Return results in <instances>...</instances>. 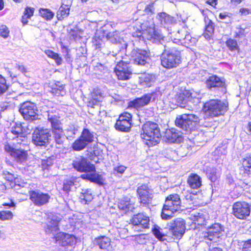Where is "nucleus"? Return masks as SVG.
Masks as SVG:
<instances>
[{"instance_id":"4468645a","label":"nucleus","mask_w":251,"mask_h":251,"mask_svg":"<svg viewBox=\"0 0 251 251\" xmlns=\"http://www.w3.org/2000/svg\"><path fill=\"white\" fill-rule=\"evenodd\" d=\"M29 198L34 204L41 206L47 204L50 198L48 193H44L40 190H34L29 192Z\"/></svg>"},{"instance_id":"6e6552de","label":"nucleus","mask_w":251,"mask_h":251,"mask_svg":"<svg viewBox=\"0 0 251 251\" xmlns=\"http://www.w3.org/2000/svg\"><path fill=\"white\" fill-rule=\"evenodd\" d=\"M19 111L26 120H34L37 119V108L36 105L30 101L23 103L19 109Z\"/></svg>"},{"instance_id":"9b49d317","label":"nucleus","mask_w":251,"mask_h":251,"mask_svg":"<svg viewBox=\"0 0 251 251\" xmlns=\"http://www.w3.org/2000/svg\"><path fill=\"white\" fill-rule=\"evenodd\" d=\"M54 238L57 244L65 248L73 247L77 241L76 238L74 235L63 232L56 233Z\"/></svg>"},{"instance_id":"338daca9","label":"nucleus","mask_w":251,"mask_h":251,"mask_svg":"<svg viewBox=\"0 0 251 251\" xmlns=\"http://www.w3.org/2000/svg\"><path fill=\"white\" fill-rule=\"evenodd\" d=\"M158 16L161 20H165L166 19L169 18V15L165 12H160L158 13Z\"/></svg>"},{"instance_id":"c03bdc74","label":"nucleus","mask_w":251,"mask_h":251,"mask_svg":"<svg viewBox=\"0 0 251 251\" xmlns=\"http://www.w3.org/2000/svg\"><path fill=\"white\" fill-rule=\"evenodd\" d=\"M11 133L14 135H20L23 134V128L20 123H13L11 127Z\"/></svg>"},{"instance_id":"0eeeda50","label":"nucleus","mask_w":251,"mask_h":251,"mask_svg":"<svg viewBox=\"0 0 251 251\" xmlns=\"http://www.w3.org/2000/svg\"><path fill=\"white\" fill-rule=\"evenodd\" d=\"M50 136L48 129L36 127L32 134V142L37 146H45L48 144Z\"/></svg>"},{"instance_id":"09e8293b","label":"nucleus","mask_w":251,"mask_h":251,"mask_svg":"<svg viewBox=\"0 0 251 251\" xmlns=\"http://www.w3.org/2000/svg\"><path fill=\"white\" fill-rule=\"evenodd\" d=\"M154 2L152 1L147 4L144 9L145 14L148 15H151L155 13Z\"/></svg>"},{"instance_id":"1a4fd4ad","label":"nucleus","mask_w":251,"mask_h":251,"mask_svg":"<svg viewBox=\"0 0 251 251\" xmlns=\"http://www.w3.org/2000/svg\"><path fill=\"white\" fill-rule=\"evenodd\" d=\"M22 147L23 148H13L7 145L5 146L4 149L14 158L17 162L22 163L26 161L27 156V152L25 151V149L27 148V145L26 144H23Z\"/></svg>"},{"instance_id":"680f3d73","label":"nucleus","mask_w":251,"mask_h":251,"mask_svg":"<svg viewBox=\"0 0 251 251\" xmlns=\"http://www.w3.org/2000/svg\"><path fill=\"white\" fill-rule=\"evenodd\" d=\"M110 98H111L110 100H111L112 103L113 102H117L121 101L122 99L121 96L116 94H114L113 95L110 96Z\"/></svg>"},{"instance_id":"13d9d810","label":"nucleus","mask_w":251,"mask_h":251,"mask_svg":"<svg viewBox=\"0 0 251 251\" xmlns=\"http://www.w3.org/2000/svg\"><path fill=\"white\" fill-rule=\"evenodd\" d=\"M205 218L203 214H199L196 221L197 222L198 225L202 226L205 224Z\"/></svg>"},{"instance_id":"f257e3e1","label":"nucleus","mask_w":251,"mask_h":251,"mask_svg":"<svg viewBox=\"0 0 251 251\" xmlns=\"http://www.w3.org/2000/svg\"><path fill=\"white\" fill-rule=\"evenodd\" d=\"M73 166L77 171L87 173L81 175V177L83 179H87L98 184L103 183V179L101 176L96 173L94 165L86 158L82 157L76 158L73 161Z\"/></svg>"},{"instance_id":"f704fd0d","label":"nucleus","mask_w":251,"mask_h":251,"mask_svg":"<svg viewBox=\"0 0 251 251\" xmlns=\"http://www.w3.org/2000/svg\"><path fill=\"white\" fill-rule=\"evenodd\" d=\"M39 14L40 17L47 21L51 20L54 16V12L49 8H39Z\"/></svg>"},{"instance_id":"de8ad7c7","label":"nucleus","mask_w":251,"mask_h":251,"mask_svg":"<svg viewBox=\"0 0 251 251\" xmlns=\"http://www.w3.org/2000/svg\"><path fill=\"white\" fill-rule=\"evenodd\" d=\"M13 214L10 211H0V220L1 221H6L12 220Z\"/></svg>"},{"instance_id":"9d476101","label":"nucleus","mask_w":251,"mask_h":251,"mask_svg":"<svg viewBox=\"0 0 251 251\" xmlns=\"http://www.w3.org/2000/svg\"><path fill=\"white\" fill-rule=\"evenodd\" d=\"M170 224V234L174 239L179 240L185 232L184 221L182 219L177 218Z\"/></svg>"},{"instance_id":"7ed1b4c3","label":"nucleus","mask_w":251,"mask_h":251,"mask_svg":"<svg viewBox=\"0 0 251 251\" xmlns=\"http://www.w3.org/2000/svg\"><path fill=\"white\" fill-rule=\"evenodd\" d=\"M133 28L132 36L134 38L140 39L145 37L149 40L153 41L159 40L161 38V35L154 26H147L145 23L136 22Z\"/></svg>"},{"instance_id":"c9c22d12","label":"nucleus","mask_w":251,"mask_h":251,"mask_svg":"<svg viewBox=\"0 0 251 251\" xmlns=\"http://www.w3.org/2000/svg\"><path fill=\"white\" fill-rule=\"evenodd\" d=\"M226 45L230 51L240 52V48L236 40L230 38H228L226 41Z\"/></svg>"},{"instance_id":"3c124183","label":"nucleus","mask_w":251,"mask_h":251,"mask_svg":"<svg viewBox=\"0 0 251 251\" xmlns=\"http://www.w3.org/2000/svg\"><path fill=\"white\" fill-rule=\"evenodd\" d=\"M7 89L6 79L0 75V95L4 93Z\"/></svg>"},{"instance_id":"ddd939ff","label":"nucleus","mask_w":251,"mask_h":251,"mask_svg":"<svg viewBox=\"0 0 251 251\" xmlns=\"http://www.w3.org/2000/svg\"><path fill=\"white\" fill-rule=\"evenodd\" d=\"M224 231L223 226L219 223H215L208 228V231L204 233L203 237L205 239L217 242L223 235Z\"/></svg>"},{"instance_id":"a18cd8bd","label":"nucleus","mask_w":251,"mask_h":251,"mask_svg":"<svg viewBox=\"0 0 251 251\" xmlns=\"http://www.w3.org/2000/svg\"><path fill=\"white\" fill-rule=\"evenodd\" d=\"M53 133L54 134L56 143L59 145L63 144L65 139L63 130H61L59 132H54Z\"/></svg>"},{"instance_id":"e2e57ef3","label":"nucleus","mask_w":251,"mask_h":251,"mask_svg":"<svg viewBox=\"0 0 251 251\" xmlns=\"http://www.w3.org/2000/svg\"><path fill=\"white\" fill-rule=\"evenodd\" d=\"M243 251H251V239L245 243Z\"/></svg>"},{"instance_id":"79ce46f5","label":"nucleus","mask_w":251,"mask_h":251,"mask_svg":"<svg viewBox=\"0 0 251 251\" xmlns=\"http://www.w3.org/2000/svg\"><path fill=\"white\" fill-rule=\"evenodd\" d=\"M152 232L155 237L160 241H164L165 234L162 233V229L158 226L155 225L152 229Z\"/></svg>"},{"instance_id":"c85d7f7f","label":"nucleus","mask_w":251,"mask_h":251,"mask_svg":"<svg viewBox=\"0 0 251 251\" xmlns=\"http://www.w3.org/2000/svg\"><path fill=\"white\" fill-rule=\"evenodd\" d=\"M48 120L50 123L52 132L63 130L62 124L57 116L49 115Z\"/></svg>"},{"instance_id":"69168bd1","label":"nucleus","mask_w":251,"mask_h":251,"mask_svg":"<svg viewBox=\"0 0 251 251\" xmlns=\"http://www.w3.org/2000/svg\"><path fill=\"white\" fill-rule=\"evenodd\" d=\"M189 35H186L184 38V39H176V40H178V41H181L182 40H184L185 41L184 43H189V42H194L195 41V39H189Z\"/></svg>"},{"instance_id":"a878e982","label":"nucleus","mask_w":251,"mask_h":251,"mask_svg":"<svg viewBox=\"0 0 251 251\" xmlns=\"http://www.w3.org/2000/svg\"><path fill=\"white\" fill-rule=\"evenodd\" d=\"M206 86L211 89L213 87H222L225 85V82L216 75H211L206 81Z\"/></svg>"},{"instance_id":"2f4dec72","label":"nucleus","mask_w":251,"mask_h":251,"mask_svg":"<svg viewBox=\"0 0 251 251\" xmlns=\"http://www.w3.org/2000/svg\"><path fill=\"white\" fill-rule=\"evenodd\" d=\"M70 6L62 3L57 12V18L62 21L67 18L70 14Z\"/></svg>"},{"instance_id":"f8f14e48","label":"nucleus","mask_w":251,"mask_h":251,"mask_svg":"<svg viewBox=\"0 0 251 251\" xmlns=\"http://www.w3.org/2000/svg\"><path fill=\"white\" fill-rule=\"evenodd\" d=\"M251 208L245 202H237L232 206V214L238 219H245L250 215Z\"/></svg>"},{"instance_id":"72a5a7b5","label":"nucleus","mask_w":251,"mask_h":251,"mask_svg":"<svg viewBox=\"0 0 251 251\" xmlns=\"http://www.w3.org/2000/svg\"><path fill=\"white\" fill-rule=\"evenodd\" d=\"M187 181L191 188L193 189H198L201 185V178L196 174L190 176L188 178Z\"/></svg>"},{"instance_id":"4d7b16f0","label":"nucleus","mask_w":251,"mask_h":251,"mask_svg":"<svg viewBox=\"0 0 251 251\" xmlns=\"http://www.w3.org/2000/svg\"><path fill=\"white\" fill-rule=\"evenodd\" d=\"M239 12L242 15L251 14V5L249 7H242L239 9Z\"/></svg>"},{"instance_id":"6e6d98bb","label":"nucleus","mask_w":251,"mask_h":251,"mask_svg":"<svg viewBox=\"0 0 251 251\" xmlns=\"http://www.w3.org/2000/svg\"><path fill=\"white\" fill-rule=\"evenodd\" d=\"M74 185V183L72 180H66L63 185V190L67 192L70 191L71 188Z\"/></svg>"},{"instance_id":"49530a36","label":"nucleus","mask_w":251,"mask_h":251,"mask_svg":"<svg viewBox=\"0 0 251 251\" xmlns=\"http://www.w3.org/2000/svg\"><path fill=\"white\" fill-rule=\"evenodd\" d=\"M61 50L66 60L68 61H70L71 58V55L70 53V50L69 47L63 44H61Z\"/></svg>"},{"instance_id":"ea45409f","label":"nucleus","mask_w":251,"mask_h":251,"mask_svg":"<svg viewBox=\"0 0 251 251\" xmlns=\"http://www.w3.org/2000/svg\"><path fill=\"white\" fill-rule=\"evenodd\" d=\"M79 198L82 203L86 204L88 202L91 201L93 200V197L90 190H83Z\"/></svg>"},{"instance_id":"bf43d9fd","label":"nucleus","mask_w":251,"mask_h":251,"mask_svg":"<svg viewBox=\"0 0 251 251\" xmlns=\"http://www.w3.org/2000/svg\"><path fill=\"white\" fill-rule=\"evenodd\" d=\"M182 94L184 97H185V99H186V102L191 100L192 98V94L189 91L184 90L183 91Z\"/></svg>"},{"instance_id":"4c0bfd02","label":"nucleus","mask_w":251,"mask_h":251,"mask_svg":"<svg viewBox=\"0 0 251 251\" xmlns=\"http://www.w3.org/2000/svg\"><path fill=\"white\" fill-rule=\"evenodd\" d=\"M243 169L241 171H243L244 177H248L250 174L251 168V157L244 158L242 162Z\"/></svg>"},{"instance_id":"37998d69","label":"nucleus","mask_w":251,"mask_h":251,"mask_svg":"<svg viewBox=\"0 0 251 251\" xmlns=\"http://www.w3.org/2000/svg\"><path fill=\"white\" fill-rule=\"evenodd\" d=\"M87 146L86 143L81 137H79L74 142L72 145V147L75 151H79L84 149Z\"/></svg>"},{"instance_id":"c756f323","label":"nucleus","mask_w":251,"mask_h":251,"mask_svg":"<svg viewBox=\"0 0 251 251\" xmlns=\"http://www.w3.org/2000/svg\"><path fill=\"white\" fill-rule=\"evenodd\" d=\"M92 99L89 102V105L93 107L101 101L103 96L100 90L95 89L91 94Z\"/></svg>"},{"instance_id":"a211bd4d","label":"nucleus","mask_w":251,"mask_h":251,"mask_svg":"<svg viewBox=\"0 0 251 251\" xmlns=\"http://www.w3.org/2000/svg\"><path fill=\"white\" fill-rule=\"evenodd\" d=\"M94 243L98 246L102 251H113L114 250L110 239L106 236H101L96 238Z\"/></svg>"},{"instance_id":"39448f33","label":"nucleus","mask_w":251,"mask_h":251,"mask_svg":"<svg viewBox=\"0 0 251 251\" xmlns=\"http://www.w3.org/2000/svg\"><path fill=\"white\" fill-rule=\"evenodd\" d=\"M181 201L177 194L170 195L166 199L162 210L161 218L164 220L170 219L175 212L180 208Z\"/></svg>"},{"instance_id":"bb28decb","label":"nucleus","mask_w":251,"mask_h":251,"mask_svg":"<svg viewBox=\"0 0 251 251\" xmlns=\"http://www.w3.org/2000/svg\"><path fill=\"white\" fill-rule=\"evenodd\" d=\"M50 92L54 96H63L66 94L64 85L60 82H56L52 84Z\"/></svg>"},{"instance_id":"b1692460","label":"nucleus","mask_w":251,"mask_h":251,"mask_svg":"<svg viewBox=\"0 0 251 251\" xmlns=\"http://www.w3.org/2000/svg\"><path fill=\"white\" fill-rule=\"evenodd\" d=\"M180 61L178 52H164L161 55V63H178Z\"/></svg>"},{"instance_id":"603ef678","label":"nucleus","mask_w":251,"mask_h":251,"mask_svg":"<svg viewBox=\"0 0 251 251\" xmlns=\"http://www.w3.org/2000/svg\"><path fill=\"white\" fill-rule=\"evenodd\" d=\"M9 30L5 25L0 26V36L4 38H6L9 36Z\"/></svg>"},{"instance_id":"2eb2a0df","label":"nucleus","mask_w":251,"mask_h":251,"mask_svg":"<svg viewBox=\"0 0 251 251\" xmlns=\"http://www.w3.org/2000/svg\"><path fill=\"white\" fill-rule=\"evenodd\" d=\"M132 116L128 112L122 114L115 125V128L119 131H128L131 126Z\"/></svg>"},{"instance_id":"8fccbe9b","label":"nucleus","mask_w":251,"mask_h":251,"mask_svg":"<svg viewBox=\"0 0 251 251\" xmlns=\"http://www.w3.org/2000/svg\"><path fill=\"white\" fill-rule=\"evenodd\" d=\"M15 137H13V140H15V142L14 143V144L15 145V148H18V145H21V148L22 147V145L23 144H25L24 142H25L26 140V139L25 137L22 136V135H15Z\"/></svg>"},{"instance_id":"20e7f679","label":"nucleus","mask_w":251,"mask_h":251,"mask_svg":"<svg viewBox=\"0 0 251 251\" xmlns=\"http://www.w3.org/2000/svg\"><path fill=\"white\" fill-rule=\"evenodd\" d=\"M228 109V103L218 100H211L204 103L202 111L207 118L224 115Z\"/></svg>"},{"instance_id":"4be33fe9","label":"nucleus","mask_w":251,"mask_h":251,"mask_svg":"<svg viewBox=\"0 0 251 251\" xmlns=\"http://www.w3.org/2000/svg\"><path fill=\"white\" fill-rule=\"evenodd\" d=\"M134 61L136 63H144L149 61L151 58L149 50L137 49L134 55Z\"/></svg>"},{"instance_id":"412c9836","label":"nucleus","mask_w":251,"mask_h":251,"mask_svg":"<svg viewBox=\"0 0 251 251\" xmlns=\"http://www.w3.org/2000/svg\"><path fill=\"white\" fill-rule=\"evenodd\" d=\"M115 72L118 78L121 80L129 78L131 72L129 70L126 64H117L115 68Z\"/></svg>"},{"instance_id":"f03ea898","label":"nucleus","mask_w":251,"mask_h":251,"mask_svg":"<svg viewBox=\"0 0 251 251\" xmlns=\"http://www.w3.org/2000/svg\"><path fill=\"white\" fill-rule=\"evenodd\" d=\"M140 135L143 142L148 146H155L160 140V129L158 125L153 122H148L143 125Z\"/></svg>"},{"instance_id":"cd10ccee","label":"nucleus","mask_w":251,"mask_h":251,"mask_svg":"<svg viewBox=\"0 0 251 251\" xmlns=\"http://www.w3.org/2000/svg\"><path fill=\"white\" fill-rule=\"evenodd\" d=\"M34 12L35 8L34 7L27 6L25 8L21 19V22L23 25L28 24V20L34 15Z\"/></svg>"},{"instance_id":"774afa93","label":"nucleus","mask_w":251,"mask_h":251,"mask_svg":"<svg viewBox=\"0 0 251 251\" xmlns=\"http://www.w3.org/2000/svg\"><path fill=\"white\" fill-rule=\"evenodd\" d=\"M209 177L211 181H215L217 178V176L216 175V172L213 171L212 173H210L209 175Z\"/></svg>"},{"instance_id":"0e129e2a","label":"nucleus","mask_w":251,"mask_h":251,"mask_svg":"<svg viewBox=\"0 0 251 251\" xmlns=\"http://www.w3.org/2000/svg\"><path fill=\"white\" fill-rule=\"evenodd\" d=\"M126 169V168L124 166H119L118 167H115L114 169V173L116 172L122 174L125 171Z\"/></svg>"},{"instance_id":"7c9ffc66","label":"nucleus","mask_w":251,"mask_h":251,"mask_svg":"<svg viewBox=\"0 0 251 251\" xmlns=\"http://www.w3.org/2000/svg\"><path fill=\"white\" fill-rule=\"evenodd\" d=\"M118 207L120 209L124 210L126 212L132 211L134 209V203L131 202L127 198L121 200Z\"/></svg>"},{"instance_id":"052dcab7","label":"nucleus","mask_w":251,"mask_h":251,"mask_svg":"<svg viewBox=\"0 0 251 251\" xmlns=\"http://www.w3.org/2000/svg\"><path fill=\"white\" fill-rule=\"evenodd\" d=\"M15 184L19 186L24 187L25 184L24 180L20 177L16 176L14 180Z\"/></svg>"},{"instance_id":"aec40b11","label":"nucleus","mask_w":251,"mask_h":251,"mask_svg":"<svg viewBox=\"0 0 251 251\" xmlns=\"http://www.w3.org/2000/svg\"><path fill=\"white\" fill-rule=\"evenodd\" d=\"M152 94H147L141 98H137L129 103V106L138 109L148 105L152 98Z\"/></svg>"},{"instance_id":"864d4df0","label":"nucleus","mask_w":251,"mask_h":251,"mask_svg":"<svg viewBox=\"0 0 251 251\" xmlns=\"http://www.w3.org/2000/svg\"><path fill=\"white\" fill-rule=\"evenodd\" d=\"M2 175L3 177L7 181L10 182L14 181L16 176L7 171H4Z\"/></svg>"},{"instance_id":"f3484780","label":"nucleus","mask_w":251,"mask_h":251,"mask_svg":"<svg viewBox=\"0 0 251 251\" xmlns=\"http://www.w3.org/2000/svg\"><path fill=\"white\" fill-rule=\"evenodd\" d=\"M137 193L140 202L143 204L148 203L153 197L152 190L146 185L138 187Z\"/></svg>"},{"instance_id":"393cba45","label":"nucleus","mask_w":251,"mask_h":251,"mask_svg":"<svg viewBox=\"0 0 251 251\" xmlns=\"http://www.w3.org/2000/svg\"><path fill=\"white\" fill-rule=\"evenodd\" d=\"M156 78L151 74H143L139 77V83L144 88L151 87L154 83Z\"/></svg>"},{"instance_id":"5fc2aeb1","label":"nucleus","mask_w":251,"mask_h":251,"mask_svg":"<svg viewBox=\"0 0 251 251\" xmlns=\"http://www.w3.org/2000/svg\"><path fill=\"white\" fill-rule=\"evenodd\" d=\"M186 100L182 93L179 94L176 98V101L178 105H179L181 107L183 106V105L187 103Z\"/></svg>"},{"instance_id":"a19ab883","label":"nucleus","mask_w":251,"mask_h":251,"mask_svg":"<svg viewBox=\"0 0 251 251\" xmlns=\"http://www.w3.org/2000/svg\"><path fill=\"white\" fill-rule=\"evenodd\" d=\"M44 52L49 58L54 60L55 63H61L62 61L61 55L51 50H46Z\"/></svg>"},{"instance_id":"6ab92c4d","label":"nucleus","mask_w":251,"mask_h":251,"mask_svg":"<svg viewBox=\"0 0 251 251\" xmlns=\"http://www.w3.org/2000/svg\"><path fill=\"white\" fill-rule=\"evenodd\" d=\"M61 220V218L57 215H52L49 217L45 229L46 232L48 234L56 232L58 230V226Z\"/></svg>"},{"instance_id":"dca6fc26","label":"nucleus","mask_w":251,"mask_h":251,"mask_svg":"<svg viewBox=\"0 0 251 251\" xmlns=\"http://www.w3.org/2000/svg\"><path fill=\"white\" fill-rule=\"evenodd\" d=\"M131 222L134 230L141 231L149 228V218L143 214H138L132 218Z\"/></svg>"},{"instance_id":"473e14b6","label":"nucleus","mask_w":251,"mask_h":251,"mask_svg":"<svg viewBox=\"0 0 251 251\" xmlns=\"http://www.w3.org/2000/svg\"><path fill=\"white\" fill-rule=\"evenodd\" d=\"M105 37L103 34L100 33H96L92 39L93 46L96 50L101 48L104 44L103 39Z\"/></svg>"},{"instance_id":"58836bf2","label":"nucleus","mask_w":251,"mask_h":251,"mask_svg":"<svg viewBox=\"0 0 251 251\" xmlns=\"http://www.w3.org/2000/svg\"><path fill=\"white\" fill-rule=\"evenodd\" d=\"M80 137H81L88 145L89 143L93 141L94 135L88 129H84Z\"/></svg>"},{"instance_id":"423d86ee","label":"nucleus","mask_w":251,"mask_h":251,"mask_svg":"<svg viewBox=\"0 0 251 251\" xmlns=\"http://www.w3.org/2000/svg\"><path fill=\"white\" fill-rule=\"evenodd\" d=\"M200 121L199 117L195 114H183L177 117L176 125L186 132H190Z\"/></svg>"},{"instance_id":"5701e85b","label":"nucleus","mask_w":251,"mask_h":251,"mask_svg":"<svg viewBox=\"0 0 251 251\" xmlns=\"http://www.w3.org/2000/svg\"><path fill=\"white\" fill-rule=\"evenodd\" d=\"M166 138L170 143H180L183 139L181 133L176 129L172 128L166 131Z\"/></svg>"},{"instance_id":"e433bc0d","label":"nucleus","mask_w":251,"mask_h":251,"mask_svg":"<svg viewBox=\"0 0 251 251\" xmlns=\"http://www.w3.org/2000/svg\"><path fill=\"white\" fill-rule=\"evenodd\" d=\"M214 33V25L213 23L210 20L206 25L204 32L203 36L207 39H209Z\"/></svg>"}]
</instances>
